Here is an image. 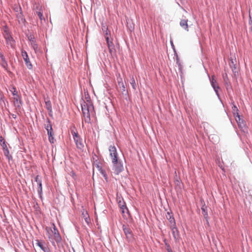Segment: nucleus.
Wrapping results in <instances>:
<instances>
[{"mask_svg":"<svg viewBox=\"0 0 252 252\" xmlns=\"http://www.w3.org/2000/svg\"><path fill=\"white\" fill-rule=\"evenodd\" d=\"M47 134H48V136L54 135L53 128H50V129H48V130H47Z\"/></svg>","mask_w":252,"mask_h":252,"instance_id":"nucleus-31","label":"nucleus"},{"mask_svg":"<svg viewBox=\"0 0 252 252\" xmlns=\"http://www.w3.org/2000/svg\"><path fill=\"white\" fill-rule=\"evenodd\" d=\"M72 176L74 178L75 176V175L74 172H72Z\"/></svg>","mask_w":252,"mask_h":252,"instance_id":"nucleus-38","label":"nucleus"},{"mask_svg":"<svg viewBox=\"0 0 252 252\" xmlns=\"http://www.w3.org/2000/svg\"><path fill=\"white\" fill-rule=\"evenodd\" d=\"M22 56L24 60L27 67L29 69L32 68V64L30 62L27 53L25 51H22Z\"/></svg>","mask_w":252,"mask_h":252,"instance_id":"nucleus-8","label":"nucleus"},{"mask_svg":"<svg viewBox=\"0 0 252 252\" xmlns=\"http://www.w3.org/2000/svg\"><path fill=\"white\" fill-rule=\"evenodd\" d=\"M3 141H4V139L2 136H0V142H2Z\"/></svg>","mask_w":252,"mask_h":252,"instance_id":"nucleus-37","label":"nucleus"},{"mask_svg":"<svg viewBox=\"0 0 252 252\" xmlns=\"http://www.w3.org/2000/svg\"><path fill=\"white\" fill-rule=\"evenodd\" d=\"M112 163L113 170L116 174L118 175L124 170L123 165L120 159H117L116 162H112Z\"/></svg>","mask_w":252,"mask_h":252,"instance_id":"nucleus-6","label":"nucleus"},{"mask_svg":"<svg viewBox=\"0 0 252 252\" xmlns=\"http://www.w3.org/2000/svg\"><path fill=\"white\" fill-rule=\"evenodd\" d=\"M36 13L41 21H42V20H45L43 16L42 12H41V11H37L36 12Z\"/></svg>","mask_w":252,"mask_h":252,"instance_id":"nucleus-27","label":"nucleus"},{"mask_svg":"<svg viewBox=\"0 0 252 252\" xmlns=\"http://www.w3.org/2000/svg\"><path fill=\"white\" fill-rule=\"evenodd\" d=\"M171 227L172 229V234L175 240H177L178 239L179 237V233L178 231L177 230V228L175 225H171Z\"/></svg>","mask_w":252,"mask_h":252,"instance_id":"nucleus-13","label":"nucleus"},{"mask_svg":"<svg viewBox=\"0 0 252 252\" xmlns=\"http://www.w3.org/2000/svg\"><path fill=\"white\" fill-rule=\"evenodd\" d=\"M37 191L39 193H41L42 191V183H39L37 184Z\"/></svg>","mask_w":252,"mask_h":252,"instance_id":"nucleus-25","label":"nucleus"},{"mask_svg":"<svg viewBox=\"0 0 252 252\" xmlns=\"http://www.w3.org/2000/svg\"><path fill=\"white\" fill-rule=\"evenodd\" d=\"M47 108H48V109H49L50 108H51V106H48Z\"/></svg>","mask_w":252,"mask_h":252,"instance_id":"nucleus-41","label":"nucleus"},{"mask_svg":"<svg viewBox=\"0 0 252 252\" xmlns=\"http://www.w3.org/2000/svg\"><path fill=\"white\" fill-rule=\"evenodd\" d=\"M37 242H36V244L40 248V249L43 250L44 252H45V247L43 246V245L42 244V243L39 242L38 240H37L36 241Z\"/></svg>","mask_w":252,"mask_h":252,"instance_id":"nucleus-24","label":"nucleus"},{"mask_svg":"<svg viewBox=\"0 0 252 252\" xmlns=\"http://www.w3.org/2000/svg\"><path fill=\"white\" fill-rule=\"evenodd\" d=\"M10 91L12 93L13 95V102L14 106L16 108H20L22 103L21 97L19 95L16 88L14 86L11 87L10 89Z\"/></svg>","mask_w":252,"mask_h":252,"instance_id":"nucleus-3","label":"nucleus"},{"mask_svg":"<svg viewBox=\"0 0 252 252\" xmlns=\"http://www.w3.org/2000/svg\"><path fill=\"white\" fill-rule=\"evenodd\" d=\"M211 85L214 88L215 92L218 94V89H219V87L217 82V81L215 79V77L214 76H212L211 79Z\"/></svg>","mask_w":252,"mask_h":252,"instance_id":"nucleus-10","label":"nucleus"},{"mask_svg":"<svg viewBox=\"0 0 252 252\" xmlns=\"http://www.w3.org/2000/svg\"><path fill=\"white\" fill-rule=\"evenodd\" d=\"M123 229L124 233L126 235V238L128 241H131L133 238V233H132V230H131V229L129 227L126 226L125 225H123Z\"/></svg>","mask_w":252,"mask_h":252,"instance_id":"nucleus-7","label":"nucleus"},{"mask_svg":"<svg viewBox=\"0 0 252 252\" xmlns=\"http://www.w3.org/2000/svg\"><path fill=\"white\" fill-rule=\"evenodd\" d=\"M105 29V36H108L109 37V32L108 31V28L105 27V26H104L102 28V30H104Z\"/></svg>","mask_w":252,"mask_h":252,"instance_id":"nucleus-32","label":"nucleus"},{"mask_svg":"<svg viewBox=\"0 0 252 252\" xmlns=\"http://www.w3.org/2000/svg\"><path fill=\"white\" fill-rule=\"evenodd\" d=\"M249 26L251 31H252V12L251 11L249 12Z\"/></svg>","mask_w":252,"mask_h":252,"instance_id":"nucleus-20","label":"nucleus"},{"mask_svg":"<svg viewBox=\"0 0 252 252\" xmlns=\"http://www.w3.org/2000/svg\"><path fill=\"white\" fill-rule=\"evenodd\" d=\"M45 128L47 130H48V129H49L50 128H52L51 124H50L49 120H48V124H47V126H46Z\"/></svg>","mask_w":252,"mask_h":252,"instance_id":"nucleus-33","label":"nucleus"},{"mask_svg":"<svg viewBox=\"0 0 252 252\" xmlns=\"http://www.w3.org/2000/svg\"><path fill=\"white\" fill-rule=\"evenodd\" d=\"M82 216L86 222L89 224L90 223V218L87 211L83 210L82 212Z\"/></svg>","mask_w":252,"mask_h":252,"instance_id":"nucleus-12","label":"nucleus"},{"mask_svg":"<svg viewBox=\"0 0 252 252\" xmlns=\"http://www.w3.org/2000/svg\"><path fill=\"white\" fill-rule=\"evenodd\" d=\"M180 26L186 31H189V27L188 24V20L182 19L180 23Z\"/></svg>","mask_w":252,"mask_h":252,"instance_id":"nucleus-15","label":"nucleus"},{"mask_svg":"<svg viewBox=\"0 0 252 252\" xmlns=\"http://www.w3.org/2000/svg\"><path fill=\"white\" fill-rule=\"evenodd\" d=\"M17 17L18 18L19 23H24L25 22V20L24 18V16L22 12H21V8H20V12L17 14Z\"/></svg>","mask_w":252,"mask_h":252,"instance_id":"nucleus-17","label":"nucleus"},{"mask_svg":"<svg viewBox=\"0 0 252 252\" xmlns=\"http://www.w3.org/2000/svg\"><path fill=\"white\" fill-rule=\"evenodd\" d=\"M168 252H172V251L171 250H169V249L168 250Z\"/></svg>","mask_w":252,"mask_h":252,"instance_id":"nucleus-40","label":"nucleus"},{"mask_svg":"<svg viewBox=\"0 0 252 252\" xmlns=\"http://www.w3.org/2000/svg\"><path fill=\"white\" fill-rule=\"evenodd\" d=\"M234 108L237 111H238V109L237 108V107L235 106H234Z\"/></svg>","mask_w":252,"mask_h":252,"instance_id":"nucleus-39","label":"nucleus"},{"mask_svg":"<svg viewBox=\"0 0 252 252\" xmlns=\"http://www.w3.org/2000/svg\"><path fill=\"white\" fill-rule=\"evenodd\" d=\"M236 121H237L238 125L241 126V124L243 123V120L240 117V116L238 115V113H237V116L235 117Z\"/></svg>","mask_w":252,"mask_h":252,"instance_id":"nucleus-22","label":"nucleus"},{"mask_svg":"<svg viewBox=\"0 0 252 252\" xmlns=\"http://www.w3.org/2000/svg\"><path fill=\"white\" fill-rule=\"evenodd\" d=\"M54 135H50L48 136L49 137V140L51 143H54L55 141V139L54 138Z\"/></svg>","mask_w":252,"mask_h":252,"instance_id":"nucleus-30","label":"nucleus"},{"mask_svg":"<svg viewBox=\"0 0 252 252\" xmlns=\"http://www.w3.org/2000/svg\"><path fill=\"white\" fill-rule=\"evenodd\" d=\"M45 230L46 234L51 241H56L57 243L61 241V237L54 223H52L51 227H46Z\"/></svg>","mask_w":252,"mask_h":252,"instance_id":"nucleus-1","label":"nucleus"},{"mask_svg":"<svg viewBox=\"0 0 252 252\" xmlns=\"http://www.w3.org/2000/svg\"><path fill=\"white\" fill-rule=\"evenodd\" d=\"M35 181L37 183V184H38L39 183L41 182V177L39 175H37L36 177L35 178Z\"/></svg>","mask_w":252,"mask_h":252,"instance_id":"nucleus-29","label":"nucleus"},{"mask_svg":"<svg viewBox=\"0 0 252 252\" xmlns=\"http://www.w3.org/2000/svg\"><path fill=\"white\" fill-rule=\"evenodd\" d=\"M166 217L167 219L170 222L171 225H175V220H174V218H173L171 213H170L169 212H167V214L166 215Z\"/></svg>","mask_w":252,"mask_h":252,"instance_id":"nucleus-14","label":"nucleus"},{"mask_svg":"<svg viewBox=\"0 0 252 252\" xmlns=\"http://www.w3.org/2000/svg\"><path fill=\"white\" fill-rule=\"evenodd\" d=\"M3 35L5 39H6L9 37L10 36H11L8 30L6 28H5V30H4Z\"/></svg>","mask_w":252,"mask_h":252,"instance_id":"nucleus-21","label":"nucleus"},{"mask_svg":"<svg viewBox=\"0 0 252 252\" xmlns=\"http://www.w3.org/2000/svg\"><path fill=\"white\" fill-rule=\"evenodd\" d=\"M206 210V207L205 205L203 206L201 208L202 214H203L204 218L206 220V222H207V225H209V221H208V213Z\"/></svg>","mask_w":252,"mask_h":252,"instance_id":"nucleus-16","label":"nucleus"},{"mask_svg":"<svg viewBox=\"0 0 252 252\" xmlns=\"http://www.w3.org/2000/svg\"><path fill=\"white\" fill-rule=\"evenodd\" d=\"M131 84L132 85V88L134 89H136V84H135V80L133 78L131 82Z\"/></svg>","mask_w":252,"mask_h":252,"instance_id":"nucleus-34","label":"nucleus"},{"mask_svg":"<svg viewBox=\"0 0 252 252\" xmlns=\"http://www.w3.org/2000/svg\"><path fill=\"white\" fill-rule=\"evenodd\" d=\"M31 44L34 50H36L37 49V45L35 43V42L34 40L31 41Z\"/></svg>","mask_w":252,"mask_h":252,"instance_id":"nucleus-28","label":"nucleus"},{"mask_svg":"<svg viewBox=\"0 0 252 252\" xmlns=\"http://www.w3.org/2000/svg\"><path fill=\"white\" fill-rule=\"evenodd\" d=\"M105 37L106 40L107 41V46H108V48H110L111 47H112L113 46V42L112 41H109V36H105Z\"/></svg>","mask_w":252,"mask_h":252,"instance_id":"nucleus-23","label":"nucleus"},{"mask_svg":"<svg viewBox=\"0 0 252 252\" xmlns=\"http://www.w3.org/2000/svg\"><path fill=\"white\" fill-rule=\"evenodd\" d=\"M5 40L6 44L8 45H10L11 47H13L15 41L12 36H10L9 37L5 39Z\"/></svg>","mask_w":252,"mask_h":252,"instance_id":"nucleus-18","label":"nucleus"},{"mask_svg":"<svg viewBox=\"0 0 252 252\" xmlns=\"http://www.w3.org/2000/svg\"><path fill=\"white\" fill-rule=\"evenodd\" d=\"M119 206L121 209L122 210V213H125V210L126 209V206L124 204V203L123 202H121V201L119 202Z\"/></svg>","mask_w":252,"mask_h":252,"instance_id":"nucleus-19","label":"nucleus"},{"mask_svg":"<svg viewBox=\"0 0 252 252\" xmlns=\"http://www.w3.org/2000/svg\"><path fill=\"white\" fill-rule=\"evenodd\" d=\"M101 173L103 175V176L105 177V179H107V176H106L105 172L103 171V170H101Z\"/></svg>","mask_w":252,"mask_h":252,"instance_id":"nucleus-36","label":"nucleus"},{"mask_svg":"<svg viewBox=\"0 0 252 252\" xmlns=\"http://www.w3.org/2000/svg\"><path fill=\"white\" fill-rule=\"evenodd\" d=\"M117 82H118V86H119L120 89L122 92H125V86L123 83V79L120 76V74L119 75V77L117 78Z\"/></svg>","mask_w":252,"mask_h":252,"instance_id":"nucleus-11","label":"nucleus"},{"mask_svg":"<svg viewBox=\"0 0 252 252\" xmlns=\"http://www.w3.org/2000/svg\"><path fill=\"white\" fill-rule=\"evenodd\" d=\"M0 64L5 70H7L8 64L4 55L1 53H0Z\"/></svg>","mask_w":252,"mask_h":252,"instance_id":"nucleus-9","label":"nucleus"},{"mask_svg":"<svg viewBox=\"0 0 252 252\" xmlns=\"http://www.w3.org/2000/svg\"><path fill=\"white\" fill-rule=\"evenodd\" d=\"M231 64H230V67H231L232 70L233 71V72H234L235 69H236L235 64H234V63L232 60H231Z\"/></svg>","mask_w":252,"mask_h":252,"instance_id":"nucleus-26","label":"nucleus"},{"mask_svg":"<svg viewBox=\"0 0 252 252\" xmlns=\"http://www.w3.org/2000/svg\"><path fill=\"white\" fill-rule=\"evenodd\" d=\"M109 156L111 158L112 162H116L118 158V153L115 146H110L109 147Z\"/></svg>","mask_w":252,"mask_h":252,"instance_id":"nucleus-5","label":"nucleus"},{"mask_svg":"<svg viewBox=\"0 0 252 252\" xmlns=\"http://www.w3.org/2000/svg\"><path fill=\"white\" fill-rule=\"evenodd\" d=\"M82 110L85 122H89L90 120V113L93 112L92 106L88 104L82 105Z\"/></svg>","mask_w":252,"mask_h":252,"instance_id":"nucleus-4","label":"nucleus"},{"mask_svg":"<svg viewBox=\"0 0 252 252\" xmlns=\"http://www.w3.org/2000/svg\"><path fill=\"white\" fill-rule=\"evenodd\" d=\"M71 133L73 136L77 148L82 151L84 147V144L82 139L79 135L76 128L74 127L71 129Z\"/></svg>","mask_w":252,"mask_h":252,"instance_id":"nucleus-2","label":"nucleus"},{"mask_svg":"<svg viewBox=\"0 0 252 252\" xmlns=\"http://www.w3.org/2000/svg\"><path fill=\"white\" fill-rule=\"evenodd\" d=\"M109 53L112 54V53L113 52V49H114V48H113V46L112 47H111L110 48H109Z\"/></svg>","mask_w":252,"mask_h":252,"instance_id":"nucleus-35","label":"nucleus"}]
</instances>
